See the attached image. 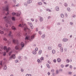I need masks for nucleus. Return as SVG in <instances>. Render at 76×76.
<instances>
[{
  "label": "nucleus",
  "instance_id": "1",
  "mask_svg": "<svg viewBox=\"0 0 76 76\" xmlns=\"http://www.w3.org/2000/svg\"><path fill=\"white\" fill-rule=\"evenodd\" d=\"M36 35V34H33V35L31 36V39H30L29 36H27L26 37L25 39L26 40H28L30 39V41H31L33 39H34V36Z\"/></svg>",
  "mask_w": 76,
  "mask_h": 76
},
{
  "label": "nucleus",
  "instance_id": "2",
  "mask_svg": "<svg viewBox=\"0 0 76 76\" xmlns=\"http://www.w3.org/2000/svg\"><path fill=\"white\" fill-rule=\"evenodd\" d=\"M22 47H20L19 45V44L17 46H16L15 47V50H20L22 49Z\"/></svg>",
  "mask_w": 76,
  "mask_h": 76
},
{
  "label": "nucleus",
  "instance_id": "3",
  "mask_svg": "<svg viewBox=\"0 0 76 76\" xmlns=\"http://www.w3.org/2000/svg\"><path fill=\"white\" fill-rule=\"evenodd\" d=\"M4 50H5L7 52H8L9 51L11 50V48L10 47H8V48L7 49V47L6 46H4Z\"/></svg>",
  "mask_w": 76,
  "mask_h": 76
},
{
  "label": "nucleus",
  "instance_id": "4",
  "mask_svg": "<svg viewBox=\"0 0 76 76\" xmlns=\"http://www.w3.org/2000/svg\"><path fill=\"white\" fill-rule=\"evenodd\" d=\"M3 19L7 21V23H9V21H10V20L7 17L5 16V17L3 18Z\"/></svg>",
  "mask_w": 76,
  "mask_h": 76
},
{
  "label": "nucleus",
  "instance_id": "5",
  "mask_svg": "<svg viewBox=\"0 0 76 76\" xmlns=\"http://www.w3.org/2000/svg\"><path fill=\"white\" fill-rule=\"evenodd\" d=\"M9 6L8 5H7V7H6V9H4V10H5L6 11H8L7 13L6 14V15H9L8 10L9 9Z\"/></svg>",
  "mask_w": 76,
  "mask_h": 76
},
{
  "label": "nucleus",
  "instance_id": "6",
  "mask_svg": "<svg viewBox=\"0 0 76 76\" xmlns=\"http://www.w3.org/2000/svg\"><path fill=\"white\" fill-rule=\"evenodd\" d=\"M15 55H12L10 57H9V60H10L13 58V59H15Z\"/></svg>",
  "mask_w": 76,
  "mask_h": 76
},
{
  "label": "nucleus",
  "instance_id": "7",
  "mask_svg": "<svg viewBox=\"0 0 76 76\" xmlns=\"http://www.w3.org/2000/svg\"><path fill=\"white\" fill-rule=\"evenodd\" d=\"M20 45L22 48H23L24 46V44L23 43V42H21Z\"/></svg>",
  "mask_w": 76,
  "mask_h": 76
},
{
  "label": "nucleus",
  "instance_id": "8",
  "mask_svg": "<svg viewBox=\"0 0 76 76\" xmlns=\"http://www.w3.org/2000/svg\"><path fill=\"white\" fill-rule=\"evenodd\" d=\"M29 25H30V26L31 28V29H33V26L31 23H30Z\"/></svg>",
  "mask_w": 76,
  "mask_h": 76
},
{
  "label": "nucleus",
  "instance_id": "9",
  "mask_svg": "<svg viewBox=\"0 0 76 76\" xmlns=\"http://www.w3.org/2000/svg\"><path fill=\"white\" fill-rule=\"evenodd\" d=\"M52 53L53 54H55L56 53L55 50H53L52 51Z\"/></svg>",
  "mask_w": 76,
  "mask_h": 76
},
{
  "label": "nucleus",
  "instance_id": "10",
  "mask_svg": "<svg viewBox=\"0 0 76 76\" xmlns=\"http://www.w3.org/2000/svg\"><path fill=\"white\" fill-rule=\"evenodd\" d=\"M32 2L31 0H28L27 1V3L28 4H30Z\"/></svg>",
  "mask_w": 76,
  "mask_h": 76
},
{
  "label": "nucleus",
  "instance_id": "11",
  "mask_svg": "<svg viewBox=\"0 0 76 76\" xmlns=\"http://www.w3.org/2000/svg\"><path fill=\"white\" fill-rule=\"evenodd\" d=\"M56 11H58L59 10V8L58 7H56Z\"/></svg>",
  "mask_w": 76,
  "mask_h": 76
},
{
  "label": "nucleus",
  "instance_id": "12",
  "mask_svg": "<svg viewBox=\"0 0 76 76\" xmlns=\"http://www.w3.org/2000/svg\"><path fill=\"white\" fill-rule=\"evenodd\" d=\"M19 27H21V28H22L23 26V24H20L19 25Z\"/></svg>",
  "mask_w": 76,
  "mask_h": 76
},
{
  "label": "nucleus",
  "instance_id": "13",
  "mask_svg": "<svg viewBox=\"0 0 76 76\" xmlns=\"http://www.w3.org/2000/svg\"><path fill=\"white\" fill-rule=\"evenodd\" d=\"M37 61L38 63H41L42 62V60H40L39 59H38L37 60Z\"/></svg>",
  "mask_w": 76,
  "mask_h": 76
},
{
  "label": "nucleus",
  "instance_id": "14",
  "mask_svg": "<svg viewBox=\"0 0 76 76\" xmlns=\"http://www.w3.org/2000/svg\"><path fill=\"white\" fill-rule=\"evenodd\" d=\"M57 61L58 62H60L61 61V59L60 58H58L57 59Z\"/></svg>",
  "mask_w": 76,
  "mask_h": 76
},
{
  "label": "nucleus",
  "instance_id": "15",
  "mask_svg": "<svg viewBox=\"0 0 76 76\" xmlns=\"http://www.w3.org/2000/svg\"><path fill=\"white\" fill-rule=\"evenodd\" d=\"M67 40H68L66 39H63V41L64 42H66Z\"/></svg>",
  "mask_w": 76,
  "mask_h": 76
},
{
  "label": "nucleus",
  "instance_id": "16",
  "mask_svg": "<svg viewBox=\"0 0 76 76\" xmlns=\"http://www.w3.org/2000/svg\"><path fill=\"white\" fill-rule=\"evenodd\" d=\"M11 34H12L11 32L10 31V32L9 33V34H8L9 37H10L11 36Z\"/></svg>",
  "mask_w": 76,
  "mask_h": 76
},
{
  "label": "nucleus",
  "instance_id": "17",
  "mask_svg": "<svg viewBox=\"0 0 76 76\" xmlns=\"http://www.w3.org/2000/svg\"><path fill=\"white\" fill-rule=\"evenodd\" d=\"M42 53V50H39V52H38V53L39 54V55H40Z\"/></svg>",
  "mask_w": 76,
  "mask_h": 76
},
{
  "label": "nucleus",
  "instance_id": "18",
  "mask_svg": "<svg viewBox=\"0 0 76 76\" xmlns=\"http://www.w3.org/2000/svg\"><path fill=\"white\" fill-rule=\"evenodd\" d=\"M13 42L14 43H17L18 42L16 40H15V39H13Z\"/></svg>",
  "mask_w": 76,
  "mask_h": 76
},
{
  "label": "nucleus",
  "instance_id": "19",
  "mask_svg": "<svg viewBox=\"0 0 76 76\" xmlns=\"http://www.w3.org/2000/svg\"><path fill=\"white\" fill-rule=\"evenodd\" d=\"M39 20L41 22H42V21H43V18L42 17H40Z\"/></svg>",
  "mask_w": 76,
  "mask_h": 76
},
{
  "label": "nucleus",
  "instance_id": "20",
  "mask_svg": "<svg viewBox=\"0 0 76 76\" xmlns=\"http://www.w3.org/2000/svg\"><path fill=\"white\" fill-rule=\"evenodd\" d=\"M33 53L34 55H36L37 54V52L35 51H34L33 52Z\"/></svg>",
  "mask_w": 76,
  "mask_h": 76
},
{
  "label": "nucleus",
  "instance_id": "21",
  "mask_svg": "<svg viewBox=\"0 0 76 76\" xmlns=\"http://www.w3.org/2000/svg\"><path fill=\"white\" fill-rule=\"evenodd\" d=\"M60 51L61 52H62L63 51V48H60Z\"/></svg>",
  "mask_w": 76,
  "mask_h": 76
},
{
  "label": "nucleus",
  "instance_id": "22",
  "mask_svg": "<svg viewBox=\"0 0 76 76\" xmlns=\"http://www.w3.org/2000/svg\"><path fill=\"white\" fill-rule=\"evenodd\" d=\"M20 12V13L19 14V12H18V13H17L16 15H17V16H18L20 15V14H21V12Z\"/></svg>",
  "mask_w": 76,
  "mask_h": 76
},
{
  "label": "nucleus",
  "instance_id": "23",
  "mask_svg": "<svg viewBox=\"0 0 76 76\" xmlns=\"http://www.w3.org/2000/svg\"><path fill=\"white\" fill-rule=\"evenodd\" d=\"M67 10L69 11H71V10H70V8L69 7H68L67 8Z\"/></svg>",
  "mask_w": 76,
  "mask_h": 76
},
{
  "label": "nucleus",
  "instance_id": "24",
  "mask_svg": "<svg viewBox=\"0 0 76 76\" xmlns=\"http://www.w3.org/2000/svg\"><path fill=\"white\" fill-rule=\"evenodd\" d=\"M0 34H4V32L1 31H0Z\"/></svg>",
  "mask_w": 76,
  "mask_h": 76
},
{
  "label": "nucleus",
  "instance_id": "25",
  "mask_svg": "<svg viewBox=\"0 0 76 76\" xmlns=\"http://www.w3.org/2000/svg\"><path fill=\"white\" fill-rule=\"evenodd\" d=\"M46 66H47V67L48 68H50V66H49V65L48 64H46Z\"/></svg>",
  "mask_w": 76,
  "mask_h": 76
},
{
  "label": "nucleus",
  "instance_id": "26",
  "mask_svg": "<svg viewBox=\"0 0 76 76\" xmlns=\"http://www.w3.org/2000/svg\"><path fill=\"white\" fill-rule=\"evenodd\" d=\"M12 20H15V18L14 17H12Z\"/></svg>",
  "mask_w": 76,
  "mask_h": 76
},
{
  "label": "nucleus",
  "instance_id": "27",
  "mask_svg": "<svg viewBox=\"0 0 76 76\" xmlns=\"http://www.w3.org/2000/svg\"><path fill=\"white\" fill-rule=\"evenodd\" d=\"M7 69V67H6V65H4V70H6V69Z\"/></svg>",
  "mask_w": 76,
  "mask_h": 76
},
{
  "label": "nucleus",
  "instance_id": "28",
  "mask_svg": "<svg viewBox=\"0 0 76 76\" xmlns=\"http://www.w3.org/2000/svg\"><path fill=\"white\" fill-rule=\"evenodd\" d=\"M61 18H64V14H61Z\"/></svg>",
  "mask_w": 76,
  "mask_h": 76
},
{
  "label": "nucleus",
  "instance_id": "29",
  "mask_svg": "<svg viewBox=\"0 0 76 76\" xmlns=\"http://www.w3.org/2000/svg\"><path fill=\"white\" fill-rule=\"evenodd\" d=\"M48 49L49 50H51L52 49V48H51L50 47H49L48 48Z\"/></svg>",
  "mask_w": 76,
  "mask_h": 76
},
{
  "label": "nucleus",
  "instance_id": "30",
  "mask_svg": "<svg viewBox=\"0 0 76 76\" xmlns=\"http://www.w3.org/2000/svg\"><path fill=\"white\" fill-rule=\"evenodd\" d=\"M69 59H66V62L67 63H69Z\"/></svg>",
  "mask_w": 76,
  "mask_h": 76
},
{
  "label": "nucleus",
  "instance_id": "31",
  "mask_svg": "<svg viewBox=\"0 0 76 76\" xmlns=\"http://www.w3.org/2000/svg\"><path fill=\"white\" fill-rule=\"evenodd\" d=\"M3 40L5 41H7V39H6V38L4 37L3 38Z\"/></svg>",
  "mask_w": 76,
  "mask_h": 76
},
{
  "label": "nucleus",
  "instance_id": "32",
  "mask_svg": "<svg viewBox=\"0 0 76 76\" xmlns=\"http://www.w3.org/2000/svg\"><path fill=\"white\" fill-rule=\"evenodd\" d=\"M64 6L66 7H67L68 6V5L67 3H65L64 4Z\"/></svg>",
  "mask_w": 76,
  "mask_h": 76
},
{
  "label": "nucleus",
  "instance_id": "33",
  "mask_svg": "<svg viewBox=\"0 0 76 76\" xmlns=\"http://www.w3.org/2000/svg\"><path fill=\"white\" fill-rule=\"evenodd\" d=\"M39 5H41L42 4V3L41 2H39Z\"/></svg>",
  "mask_w": 76,
  "mask_h": 76
},
{
  "label": "nucleus",
  "instance_id": "34",
  "mask_svg": "<svg viewBox=\"0 0 76 76\" xmlns=\"http://www.w3.org/2000/svg\"><path fill=\"white\" fill-rule=\"evenodd\" d=\"M24 5L25 6H27L28 5V4L27 3L25 2L24 3Z\"/></svg>",
  "mask_w": 76,
  "mask_h": 76
},
{
  "label": "nucleus",
  "instance_id": "35",
  "mask_svg": "<svg viewBox=\"0 0 76 76\" xmlns=\"http://www.w3.org/2000/svg\"><path fill=\"white\" fill-rule=\"evenodd\" d=\"M46 10L50 12L51 10H50L48 9H46Z\"/></svg>",
  "mask_w": 76,
  "mask_h": 76
},
{
  "label": "nucleus",
  "instance_id": "36",
  "mask_svg": "<svg viewBox=\"0 0 76 76\" xmlns=\"http://www.w3.org/2000/svg\"><path fill=\"white\" fill-rule=\"evenodd\" d=\"M6 55V52H4V54H3V56H5Z\"/></svg>",
  "mask_w": 76,
  "mask_h": 76
},
{
  "label": "nucleus",
  "instance_id": "37",
  "mask_svg": "<svg viewBox=\"0 0 76 76\" xmlns=\"http://www.w3.org/2000/svg\"><path fill=\"white\" fill-rule=\"evenodd\" d=\"M16 13H12V15H13V16H14V15H16Z\"/></svg>",
  "mask_w": 76,
  "mask_h": 76
},
{
  "label": "nucleus",
  "instance_id": "38",
  "mask_svg": "<svg viewBox=\"0 0 76 76\" xmlns=\"http://www.w3.org/2000/svg\"><path fill=\"white\" fill-rule=\"evenodd\" d=\"M40 60H42V61L44 60V58L43 57H41L40 58Z\"/></svg>",
  "mask_w": 76,
  "mask_h": 76
},
{
  "label": "nucleus",
  "instance_id": "39",
  "mask_svg": "<svg viewBox=\"0 0 76 76\" xmlns=\"http://www.w3.org/2000/svg\"><path fill=\"white\" fill-rule=\"evenodd\" d=\"M26 76H31V74L28 75V74H27L26 75Z\"/></svg>",
  "mask_w": 76,
  "mask_h": 76
},
{
  "label": "nucleus",
  "instance_id": "40",
  "mask_svg": "<svg viewBox=\"0 0 76 76\" xmlns=\"http://www.w3.org/2000/svg\"><path fill=\"white\" fill-rule=\"evenodd\" d=\"M12 51H11L9 53V56H10L11 55V54L12 53Z\"/></svg>",
  "mask_w": 76,
  "mask_h": 76
},
{
  "label": "nucleus",
  "instance_id": "41",
  "mask_svg": "<svg viewBox=\"0 0 76 76\" xmlns=\"http://www.w3.org/2000/svg\"><path fill=\"white\" fill-rule=\"evenodd\" d=\"M12 29H15V28L14 26H12Z\"/></svg>",
  "mask_w": 76,
  "mask_h": 76
},
{
  "label": "nucleus",
  "instance_id": "42",
  "mask_svg": "<svg viewBox=\"0 0 76 76\" xmlns=\"http://www.w3.org/2000/svg\"><path fill=\"white\" fill-rule=\"evenodd\" d=\"M75 17H76V15H73L72 16V18H75Z\"/></svg>",
  "mask_w": 76,
  "mask_h": 76
},
{
  "label": "nucleus",
  "instance_id": "43",
  "mask_svg": "<svg viewBox=\"0 0 76 76\" xmlns=\"http://www.w3.org/2000/svg\"><path fill=\"white\" fill-rule=\"evenodd\" d=\"M38 50V48H35V51H37Z\"/></svg>",
  "mask_w": 76,
  "mask_h": 76
},
{
  "label": "nucleus",
  "instance_id": "44",
  "mask_svg": "<svg viewBox=\"0 0 76 76\" xmlns=\"http://www.w3.org/2000/svg\"><path fill=\"white\" fill-rule=\"evenodd\" d=\"M69 66V64H67L66 65H65V67H67L68 66Z\"/></svg>",
  "mask_w": 76,
  "mask_h": 76
},
{
  "label": "nucleus",
  "instance_id": "45",
  "mask_svg": "<svg viewBox=\"0 0 76 76\" xmlns=\"http://www.w3.org/2000/svg\"><path fill=\"white\" fill-rule=\"evenodd\" d=\"M70 24L71 25H73V23H72V22H70Z\"/></svg>",
  "mask_w": 76,
  "mask_h": 76
},
{
  "label": "nucleus",
  "instance_id": "46",
  "mask_svg": "<svg viewBox=\"0 0 76 76\" xmlns=\"http://www.w3.org/2000/svg\"><path fill=\"white\" fill-rule=\"evenodd\" d=\"M38 33L40 34V35H41V34H42V32L40 31H39V32H38Z\"/></svg>",
  "mask_w": 76,
  "mask_h": 76
},
{
  "label": "nucleus",
  "instance_id": "47",
  "mask_svg": "<svg viewBox=\"0 0 76 76\" xmlns=\"http://www.w3.org/2000/svg\"><path fill=\"white\" fill-rule=\"evenodd\" d=\"M53 62H55V63H56V60H55V59L54 60Z\"/></svg>",
  "mask_w": 76,
  "mask_h": 76
},
{
  "label": "nucleus",
  "instance_id": "48",
  "mask_svg": "<svg viewBox=\"0 0 76 76\" xmlns=\"http://www.w3.org/2000/svg\"><path fill=\"white\" fill-rule=\"evenodd\" d=\"M69 68H70V69H72V66L71 65H70V66H69Z\"/></svg>",
  "mask_w": 76,
  "mask_h": 76
},
{
  "label": "nucleus",
  "instance_id": "49",
  "mask_svg": "<svg viewBox=\"0 0 76 76\" xmlns=\"http://www.w3.org/2000/svg\"><path fill=\"white\" fill-rule=\"evenodd\" d=\"M58 46L59 47H60L61 46V44H60Z\"/></svg>",
  "mask_w": 76,
  "mask_h": 76
},
{
  "label": "nucleus",
  "instance_id": "50",
  "mask_svg": "<svg viewBox=\"0 0 76 76\" xmlns=\"http://www.w3.org/2000/svg\"><path fill=\"white\" fill-rule=\"evenodd\" d=\"M0 62H1V63H0V65H2V61H0Z\"/></svg>",
  "mask_w": 76,
  "mask_h": 76
},
{
  "label": "nucleus",
  "instance_id": "51",
  "mask_svg": "<svg viewBox=\"0 0 76 76\" xmlns=\"http://www.w3.org/2000/svg\"><path fill=\"white\" fill-rule=\"evenodd\" d=\"M19 4H18L16 5V6L18 7L19 6Z\"/></svg>",
  "mask_w": 76,
  "mask_h": 76
},
{
  "label": "nucleus",
  "instance_id": "52",
  "mask_svg": "<svg viewBox=\"0 0 76 76\" xmlns=\"http://www.w3.org/2000/svg\"><path fill=\"white\" fill-rule=\"evenodd\" d=\"M2 53V51L1 50H0V54H1Z\"/></svg>",
  "mask_w": 76,
  "mask_h": 76
},
{
  "label": "nucleus",
  "instance_id": "53",
  "mask_svg": "<svg viewBox=\"0 0 76 76\" xmlns=\"http://www.w3.org/2000/svg\"><path fill=\"white\" fill-rule=\"evenodd\" d=\"M23 69H22L21 70V72H23Z\"/></svg>",
  "mask_w": 76,
  "mask_h": 76
},
{
  "label": "nucleus",
  "instance_id": "54",
  "mask_svg": "<svg viewBox=\"0 0 76 76\" xmlns=\"http://www.w3.org/2000/svg\"><path fill=\"white\" fill-rule=\"evenodd\" d=\"M72 73L71 72H69V74H70V75Z\"/></svg>",
  "mask_w": 76,
  "mask_h": 76
},
{
  "label": "nucleus",
  "instance_id": "55",
  "mask_svg": "<svg viewBox=\"0 0 76 76\" xmlns=\"http://www.w3.org/2000/svg\"><path fill=\"white\" fill-rule=\"evenodd\" d=\"M31 20H32V21H34V19L31 18Z\"/></svg>",
  "mask_w": 76,
  "mask_h": 76
},
{
  "label": "nucleus",
  "instance_id": "56",
  "mask_svg": "<svg viewBox=\"0 0 76 76\" xmlns=\"http://www.w3.org/2000/svg\"><path fill=\"white\" fill-rule=\"evenodd\" d=\"M57 25H60V23H58L57 24Z\"/></svg>",
  "mask_w": 76,
  "mask_h": 76
},
{
  "label": "nucleus",
  "instance_id": "57",
  "mask_svg": "<svg viewBox=\"0 0 76 76\" xmlns=\"http://www.w3.org/2000/svg\"><path fill=\"white\" fill-rule=\"evenodd\" d=\"M45 37V35L42 36V37L43 38H44Z\"/></svg>",
  "mask_w": 76,
  "mask_h": 76
},
{
  "label": "nucleus",
  "instance_id": "58",
  "mask_svg": "<svg viewBox=\"0 0 76 76\" xmlns=\"http://www.w3.org/2000/svg\"><path fill=\"white\" fill-rule=\"evenodd\" d=\"M6 27H8V25L6 24Z\"/></svg>",
  "mask_w": 76,
  "mask_h": 76
},
{
  "label": "nucleus",
  "instance_id": "59",
  "mask_svg": "<svg viewBox=\"0 0 76 76\" xmlns=\"http://www.w3.org/2000/svg\"><path fill=\"white\" fill-rule=\"evenodd\" d=\"M15 63H17L18 62V60H16L15 61Z\"/></svg>",
  "mask_w": 76,
  "mask_h": 76
},
{
  "label": "nucleus",
  "instance_id": "60",
  "mask_svg": "<svg viewBox=\"0 0 76 76\" xmlns=\"http://www.w3.org/2000/svg\"><path fill=\"white\" fill-rule=\"evenodd\" d=\"M21 58V57H20V56H19V59H20Z\"/></svg>",
  "mask_w": 76,
  "mask_h": 76
},
{
  "label": "nucleus",
  "instance_id": "61",
  "mask_svg": "<svg viewBox=\"0 0 76 76\" xmlns=\"http://www.w3.org/2000/svg\"><path fill=\"white\" fill-rule=\"evenodd\" d=\"M48 75H50V73L48 72Z\"/></svg>",
  "mask_w": 76,
  "mask_h": 76
},
{
  "label": "nucleus",
  "instance_id": "62",
  "mask_svg": "<svg viewBox=\"0 0 76 76\" xmlns=\"http://www.w3.org/2000/svg\"><path fill=\"white\" fill-rule=\"evenodd\" d=\"M51 17L50 16H49L48 17V19H50V18Z\"/></svg>",
  "mask_w": 76,
  "mask_h": 76
},
{
  "label": "nucleus",
  "instance_id": "63",
  "mask_svg": "<svg viewBox=\"0 0 76 76\" xmlns=\"http://www.w3.org/2000/svg\"><path fill=\"white\" fill-rule=\"evenodd\" d=\"M13 1L14 2H16V0H13Z\"/></svg>",
  "mask_w": 76,
  "mask_h": 76
},
{
  "label": "nucleus",
  "instance_id": "64",
  "mask_svg": "<svg viewBox=\"0 0 76 76\" xmlns=\"http://www.w3.org/2000/svg\"><path fill=\"white\" fill-rule=\"evenodd\" d=\"M61 66L63 68L64 67V66L63 65H61Z\"/></svg>",
  "mask_w": 76,
  "mask_h": 76
}]
</instances>
